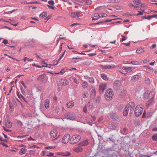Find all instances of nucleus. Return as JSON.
<instances>
[{
  "instance_id": "nucleus-10",
  "label": "nucleus",
  "mask_w": 157,
  "mask_h": 157,
  "mask_svg": "<svg viewBox=\"0 0 157 157\" xmlns=\"http://www.w3.org/2000/svg\"><path fill=\"white\" fill-rule=\"evenodd\" d=\"M107 86L105 84L102 83L99 86V91L100 93H102L106 88Z\"/></svg>"
},
{
  "instance_id": "nucleus-37",
  "label": "nucleus",
  "mask_w": 157,
  "mask_h": 157,
  "mask_svg": "<svg viewBox=\"0 0 157 157\" xmlns=\"http://www.w3.org/2000/svg\"><path fill=\"white\" fill-rule=\"evenodd\" d=\"M91 95H93L94 96H95L96 94L95 90L94 89H93L91 90Z\"/></svg>"
},
{
  "instance_id": "nucleus-49",
  "label": "nucleus",
  "mask_w": 157,
  "mask_h": 157,
  "mask_svg": "<svg viewBox=\"0 0 157 157\" xmlns=\"http://www.w3.org/2000/svg\"><path fill=\"white\" fill-rule=\"evenodd\" d=\"M42 154V155L43 156H44V155H46L47 156V155L48 154V153H47V152L45 151H43Z\"/></svg>"
},
{
  "instance_id": "nucleus-33",
  "label": "nucleus",
  "mask_w": 157,
  "mask_h": 157,
  "mask_svg": "<svg viewBox=\"0 0 157 157\" xmlns=\"http://www.w3.org/2000/svg\"><path fill=\"white\" fill-rule=\"evenodd\" d=\"M88 93L86 91H85L84 92L83 97L84 98H86L88 96Z\"/></svg>"
},
{
  "instance_id": "nucleus-18",
  "label": "nucleus",
  "mask_w": 157,
  "mask_h": 157,
  "mask_svg": "<svg viewBox=\"0 0 157 157\" xmlns=\"http://www.w3.org/2000/svg\"><path fill=\"white\" fill-rule=\"evenodd\" d=\"M139 76L138 75H135L131 77V80L133 81H135L138 80L139 78Z\"/></svg>"
},
{
  "instance_id": "nucleus-22",
  "label": "nucleus",
  "mask_w": 157,
  "mask_h": 157,
  "mask_svg": "<svg viewBox=\"0 0 157 157\" xmlns=\"http://www.w3.org/2000/svg\"><path fill=\"white\" fill-rule=\"evenodd\" d=\"M49 101L48 99L45 100L44 103V106L46 109H48L49 107Z\"/></svg>"
},
{
  "instance_id": "nucleus-45",
  "label": "nucleus",
  "mask_w": 157,
  "mask_h": 157,
  "mask_svg": "<svg viewBox=\"0 0 157 157\" xmlns=\"http://www.w3.org/2000/svg\"><path fill=\"white\" fill-rule=\"evenodd\" d=\"M83 111L84 113H86L87 112V107L86 105L83 108Z\"/></svg>"
},
{
  "instance_id": "nucleus-47",
  "label": "nucleus",
  "mask_w": 157,
  "mask_h": 157,
  "mask_svg": "<svg viewBox=\"0 0 157 157\" xmlns=\"http://www.w3.org/2000/svg\"><path fill=\"white\" fill-rule=\"evenodd\" d=\"M48 3L50 5H53L54 4V2L53 0H51L48 2Z\"/></svg>"
},
{
  "instance_id": "nucleus-16",
  "label": "nucleus",
  "mask_w": 157,
  "mask_h": 157,
  "mask_svg": "<svg viewBox=\"0 0 157 157\" xmlns=\"http://www.w3.org/2000/svg\"><path fill=\"white\" fill-rule=\"evenodd\" d=\"M61 82L62 85L66 86L68 84L69 82L66 79H62L61 80Z\"/></svg>"
},
{
  "instance_id": "nucleus-11",
  "label": "nucleus",
  "mask_w": 157,
  "mask_h": 157,
  "mask_svg": "<svg viewBox=\"0 0 157 157\" xmlns=\"http://www.w3.org/2000/svg\"><path fill=\"white\" fill-rule=\"evenodd\" d=\"M65 117L67 119L73 120L76 117L73 114L68 113L65 115Z\"/></svg>"
},
{
  "instance_id": "nucleus-51",
  "label": "nucleus",
  "mask_w": 157,
  "mask_h": 157,
  "mask_svg": "<svg viewBox=\"0 0 157 157\" xmlns=\"http://www.w3.org/2000/svg\"><path fill=\"white\" fill-rule=\"evenodd\" d=\"M44 64H46V66H45V67H48V68H50L51 67L50 66L51 65H52V66H54V65H51V64H49V65H48V64H47L46 63H44Z\"/></svg>"
},
{
  "instance_id": "nucleus-62",
  "label": "nucleus",
  "mask_w": 157,
  "mask_h": 157,
  "mask_svg": "<svg viewBox=\"0 0 157 157\" xmlns=\"http://www.w3.org/2000/svg\"><path fill=\"white\" fill-rule=\"evenodd\" d=\"M152 17H155V18H157V15L155 14H154L151 15Z\"/></svg>"
},
{
  "instance_id": "nucleus-38",
  "label": "nucleus",
  "mask_w": 157,
  "mask_h": 157,
  "mask_svg": "<svg viewBox=\"0 0 157 157\" xmlns=\"http://www.w3.org/2000/svg\"><path fill=\"white\" fill-rule=\"evenodd\" d=\"M131 64L134 65H138L139 62L137 61H131Z\"/></svg>"
},
{
  "instance_id": "nucleus-48",
  "label": "nucleus",
  "mask_w": 157,
  "mask_h": 157,
  "mask_svg": "<svg viewBox=\"0 0 157 157\" xmlns=\"http://www.w3.org/2000/svg\"><path fill=\"white\" fill-rule=\"evenodd\" d=\"M73 80L74 81V82L75 83H76V84H77V85H78V82L76 78L74 77V78H73Z\"/></svg>"
},
{
  "instance_id": "nucleus-20",
  "label": "nucleus",
  "mask_w": 157,
  "mask_h": 157,
  "mask_svg": "<svg viewBox=\"0 0 157 157\" xmlns=\"http://www.w3.org/2000/svg\"><path fill=\"white\" fill-rule=\"evenodd\" d=\"M101 78L104 80H107L109 79V77L105 74L102 73L101 75Z\"/></svg>"
},
{
  "instance_id": "nucleus-12",
  "label": "nucleus",
  "mask_w": 157,
  "mask_h": 157,
  "mask_svg": "<svg viewBox=\"0 0 157 157\" xmlns=\"http://www.w3.org/2000/svg\"><path fill=\"white\" fill-rule=\"evenodd\" d=\"M155 97V94H152L151 98L149 100L146 104V106L148 107L149 106L151 105H152L153 103L154 102V99Z\"/></svg>"
},
{
  "instance_id": "nucleus-1",
  "label": "nucleus",
  "mask_w": 157,
  "mask_h": 157,
  "mask_svg": "<svg viewBox=\"0 0 157 157\" xmlns=\"http://www.w3.org/2000/svg\"><path fill=\"white\" fill-rule=\"evenodd\" d=\"M135 104L132 102H131L128 103L126 105V107L125 108L123 112V115L125 116H126L128 115V108L129 107H131L132 109V112H133V109L135 107Z\"/></svg>"
},
{
  "instance_id": "nucleus-56",
  "label": "nucleus",
  "mask_w": 157,
  "mask_h": 157,
  "mask_svg": "<svg viewBox=\"0 0 157 157\" xmlns=\"http://www.w3.org/2000/svg\"><path fill=\"white\" fill-rule=\"evenodd\" d=\"M128 68V67H126L123 66V67H121V69H122L125 70H126Z\"/></svg>"
},
{
  "instance_id": "nucleus-63",
  "label": "nucleus",
  "mask_w": 157,
  "mask_h": 157,
  "mask_svg": "<svg viewBox=\"0 0 157 157\" xmlns=\"http://www.w3.org/2000/svg\"><path fill=\"white\" fill-rule=\"evenodd\" d=\"M62 43H61L60 45L59 46V52H61V50H62Z\"/></svg>"
},
{
  "instance_id": "nucleus-4",
  "label": "nucleus",
  "mask_w": 157,
  "mask_h": 157,
  "mask_svg": "<svg viewBox=\"0 0 157 157\" xmlns=\"http://www.w3.org/2000/svg\"><path fill=\"white\" fill-rule=\"evenodd\" d=\"M113 95V92L112 89L107 90L105 94V96L107 100H110Z\"/></svg>"
},
{
  "instance_id": "nucleus-14",
  "label": "nucleus",
  "mask_w": 157,
  "mask_h": 157,
  "mask_svg": "<svg viewBox=\"0 0 157 157\" xmlns=\"http://www.w3.org/2000/svg\"><path fill=\"white\" fill-rule=\"evenodd\" d=\"M12 126V122L9 120H7L6 122V126L8 128H10Z\"/></svg>"
},
{
  "instance_id": "nucleus-40",
  "label": "nucleus",
  "mask_w": 157,
  "mask_h": 157,
  "mask_svg": "<svg viewBox=\"0 0 157 157\" xmlns=\"http://www.w3.org/2000/svg\"><path fill=\"white\" fill-rule=\"evenodd\" d=\"M56 148L55 146H48L45 147V149H48V148H50V149H54L55 148Z\"/></svg>"
},
{
  "instance_id": "nucleus-26",
  "label": "nucleus",
  "mask_w": 157,
  "mask_h": 157,
  "mask_svg": "<svg viewBox=\"0 0 157 157\" xmlns=\"http://www.w3.org/2000/svg\"><path fill=\"white\" fill-rule=\"evenodd\" d=\"M150 93L148 92H145L143 96L146 99H148L149 97Z\"/></svg>"
},
{
  "instance_id": "nucleus-25",
  "label": "nucleus",
  "mask_w": 157,
  "mask_h": 157,
  "mask_svg": "<svg viewBox=\"0 0 157 157\" xmlns=\"http://www.w3.org/2000/svg\"><path fill=\"white\" fill-rule=\"evenodd\" d=\"M87 105L89 109H92L93 107V104L92 102L89 101L87 102Z\"/></svg>"
},
{
  "instance_id": "nucleus-28",
  "label": "nucleus",
  "mask_w": 157,
  "mask_h": 157,
  "mask_svg": "<svg viewBox=\"0 0 157 157\" xmlns=\"http://www.w3.org/2000/svg\"><path fill=\"white\" fill-rule=\"evenodd\" d=\"M24 61L25 62L26 61L32 62L33 61V59H29L26 57H25L24 59Z\"/></svg>"
},
{
  "instance_id": "nucleus-46",
  "label": "nucleus",
  "mask_w": 157,
  "mask_h": 157,
  "mask_svg": "<svg viewBox=\"0 0 157 157\" xmlns=\"http://www.w3.org/2000/svg\"><path fill=\"white\" fill-rule=\"evenodd\" d=\"M60 110V109L59 107H57L56 108L55 111L56 113H58Z\"/></svg>"
},
{
  "instance_id": "nucleus-31",
  "label": "nucleus",
  "mask_w": 157,
  "mask_h": 157,
  "mask_svg": "<svg viewBox=\"0 0 157 157\" xmlns=\"http://www.w3.org/2000/svg\"><path fill=\"white\" fill-rule=\"evenodd\" d=\"M152 139L153 141H157V133L154 134L152 136Z\"/></svg>"
},
{
  "instance_id": "nucleus-41",
  "label": "nucleus",
  "mask_w": 157,
  "mask_h": 157,
  "mask_svg": "<svg viewBox=\"0 0 157 157\" xmlns=\"http://www.w3.org/2000/svg\"><path fill=\"white\" fill-rule=\"evenodd\" d=\"M35 153V151H33L32 150H30L29 151V154L30 155H34Z\"/></svg>"
},
{
  "instance_id": "nucleus-7",
  "label": "nucleus",
  "mask_w": 157,
  "mask_h": 157,
  "mask_svg": "<svg viewBox=\"0 0 157 157\" xmlns=\"http://www.w3.org/2000/svg\"><path fill=\"white\" fill-rule=\"evenodd\" d=\"M58 134V132L56 129H53L50 132V135L51 138H55Z\"/></svg>"
},
{
  "instance_id": "nucleus-2",
  "label": "nucleus",
  "mask_w": 157,
  "mask_h": 157,
  "mask_svg": "<svg viewBox=\"0 0 157 157\" xmlns=\"http://www.w3.org/2000/svg\"><path fill=\"white\" fill-rule=\"evenodd\" d=\"M143 107L144 106L141 104L136 106L135 110V116L138 117L142 114L143 110Z\"/></svg>"
},
{
  "instance_id": "nucleus-32",
  "label": "nucleus",
  "mask_w": 157,
  "mask_h": 157,
  "mask_svg": "<svg viewBox=\"0 0 157 157\" xmlns=\"http://www.w3.org/2000/svg\"><path fill=\"white\" fill-rule=\"evenodd\" d=\"M107 16V14L105 13H99V17L101 18L104 17H106Z\"/></svg>"
},
{
  "instance_id": "nucleus-50",
  "label": "nucleus",
  "mask_w": 157,
  "mask_h": 157,
  "mask_svg": "<svg viewBox=\"0 0 157 157\" xmlns=\"http://www.w3.org/2000/svg\"><path fill=\"white\" fill-rule=\"evenodd\" d=\"M123 38L120 40L121 42H123V41L125 40H126V37L124 36H122Z\"/></svg>"
},
{
  "instance_id": "nucleus-27",
  "label": "nucleus",
  "mask_w": 157,
  "mask_h": 157,
  "mask_svg": "<svg viewBox=\"0 0 157 157\" xmlns=\"http://www.w3.org/2000/svg\"><path fill=\"white\" fill-rule=\"evenodd\" d=\"M88 85V83L87 82H86V81H84L82 83V87L83 88L85 89L87 87V86Z\"/></svg>"
},
{
  "instance_id": "nucleus-59",
  "label": "nucleus",
  "mask_w": 157,
  "mask_h": 157,
  "mask_svg": "<svg viewBox=\"0 0 157 157\" xmlns=\"http://www.w3.org/2000/svg\"><path fill=\"white\" fill-rule=\"evenodd\" d=\"M21 83L23 85V86L25 88L26 87V86H25V83H24V82L23 81H21Z\"/></svg>"
},
{
  "instance_id": "nucleus-15",
  "label": "nucleus",
  "mask_w": 157,
  "mask_h": 157,
  "mask_svg": "<svg viewBox=\"0 0 157 157\" xmlns=\"http://www.w3.org/2000/svg\"><path fill=\"white\" fill-rule=\"evenodd\" d=\"M74 105V102L72 101H70L67 102L66 106L67 108H71Z\"/></svg>"
},
{
  "instance_id": "nucleus-64",
  "label": "nucleus",
  "mask_w": 157,
  "mask_h": 157,
  "mask_svg": "<svg viewBox=\"0 0 157 157\" xmlns=\"http://www.w3.org/2000/svg\"><path fill=\"white\" fill-rule=\"evenodd\" d=\"M94 16L95 17H99V14L95 13L94 15Z\"/></svg>"
},
{
  "instance_id": "nucleus-58",
  "label": "nucleus",
  "mask_w": 157,
  "mask_h": 157,
  "mask_svg": "<svg viewBox=\"0 0 157 157\" xmlns=\"http://www.w3.org/2000/svg\"><path fill=\"white\" fill-rule=\"evenodd\" d=\"M125 64H131V61H129L125 62Z\"/></svg>"
},
{
  "instance_id": "nucleus-23",
  "label": "nucleus",
  "mask_w": 157,
  "mask_h": 157,
  "mask_svg": "<svg viewBox=\"0 0 157 157\" xmlns=\"http://www.w3.org/2000/svg\"><path fill=\"white\" fill-rule=\"evenodd\" d=\"M135 8L140 7L142 6L141 3L140 1H138L137 2L135 3Z\"/></svg>"
},
{
  "instance_id": "nucleus-13",
  "label": "nucleus",
  "mask_w": 157,
  "mask_h": 157,
  "mask_svg": "<svg viewBox=\"0 0 157 157\" xmlns=\"http://www.w3.org/2000/svg\"><path fill=\"white\" fill-rule=\"evenodd\" d=\"M73 151L76 152H80L82 151V148L81 147V146H80L78 147L74 148L73 149Z\"/></svg>"
},
{
  "instance_id": "nucleus-36",
  "label": "nucleus",
  "mask_w": 157,
  "mask_h": 157,
  "mask_svg": "<svg viewBox=\"0 0 157 157\" xmlns=\"http://www.w3.org/2000/svg\"><path fill=\"white\" fill-rule=\"evenodd\" d=\"M84 1L85 3L88 5H90L91 3V1L90 0H84Z\"/></svg>"
},
{
  "instance_id": "nucleus-52",
  "label": "nucleus",
  "mask_w": 157,
  "mask_h": 157,
  "mask_svg": "<svg viewBox=\"0 0 157 157\" xmlns=\"http://www.w3.org/2000/svg\"><path fill=\"white\" fill-rule=\"evenodd\" d=\"M2 43L5 44H6L8 43V41L7 40L5 39L3 40Z\"/></svg>"
},
{
  "instance_id": "nucleus-35",
  "label": "nucleus",
  "mask_w": 157,
  "mask_h": 157,
  "mask_svg": "<svg viewBox=\"0 0 157 157\" xmlns=\"http://www.w3.org/2000/svg\"><path fill=\"white\" fill-rule=\"evenodd\" d=\"M89 82L90 83H93L94 82V79L92 77H89L88 78Z\"/></svg>"
},
{
  "instance_id": "nucleus-61",
  "label": "nucleus",
  "mask_w": 157,
  "mask_h": 157,
  "mask_svg": "<svg viewBox=\"0 0 157 157\" xmlns=\"http://www.w3.org/2000/svg\"><path fill=\"white\" fill-rule=\"evenodd\" d=\"M47 6H48V7H49V8H50L51 9H53L55 8V6H50L49 5H48Z\"/></svg>"
},
{
  "instance_id": "nucleus-54",
  "label": "nucleus",
  "mask_w": 157,
  "mask_h": 157,
  "mask_svg": "<svg viewBox=\"0 0 157 157\" xmlns=\"http://www.w3.org/2000/svg\"><path fill=\"white\" fill-rule=\"evenodd\" d=\"M3 129H4V130L6 131H7V132H10V130L7 129L5 127H3Z\"/></svg>"
},
{
  "instance_id": "nucleus-9",
  "label": "nucleus",
  "mask_w": 157,
  "mask_h": 157,
  "mask_svg": "<svg viewBox=\"0 0 157 157\" xmlns=\"http://www.w3.org/2000/svg\"><path fill=\"white\" fill-rule=\"evenodd\" d=\"M100 66L102 69H104L116 68L117 67V66H115L114 65H106L105 66L100 65Z\"/></svg>"
},
{
  "instance_id": "nucleus-44",
  "label": "nucleus",
  "mask_w": 157,
  "mask_h": 157,
  "mask_svg": "<svg viewBox=\"0 0 157 157\" xmlns=\"http://www.w3.org/2000/svg\"><path fill=\"white\" fill-rule=\"evenodd\" d=\"M54 155V153H49V154H48L47 155V156L48 157H52Z\"/></svg>"
},
{
  "instance_id": "nucleus-6",
  "label": "nucleus",
  "mask_w": 157,
  "mask_h": 157,
  "mask_svg": "<svg viewBox=\"0 0 157 157\" xmlns=\"http://www.w3.org/2000/svg\"><path fill=\"white\" fill-rule=\"evenodd\" d=\"M70 136L69 134H67L64 135L62 139V142L64 144L67 143L70 140Z\"/></svg>"
},
{
  "instance_id": "nucleus-43",
  "label": "nucleus",
  "mask_w": 157,
  "mask_h": 157,
  "mask_svg": "<svg viewBox=\"0 0 157 157\" xmlns=\"http://www.w3.org/2000/svg\"><path fill=\"white\" fill-rule=\"evenodd\" d=\"M16 123L17 124L19 125L20 126H21L22 125V123L20 121H18L16 122Z\"/></svg>"
},
{
  "instance_id": "nucleus-34",
  "label": "nucleus",
  "mask_w": 157,
  "mask_h": 157,
  "mask_svg": "<svg viewBox=\"0 0 157 157\" xmlns=\"http://www.w3.org/2000/svg\"><path fill=\"white\" fill-rule=\"evenodd\" d=\"M10 21V24L12 25H14V26H17V23H15L14 21H13V20H9Z\"/></svg>"
},
{
  "instance_id": "nucleus-24",
  "label": "nucleus",
  "mask_w": 157,
  "mask_h": 157,
  "mask_svg": "<svg viewBox=\"0 0 157 157\" xmlns=\"http://www.w3.org/2000/svg\"><path fill=\"white\" fill-rule=\"evenodd\" d=\"M26 151V149L25 148H22L20 150L19 154L20 155H22L25 154Z\"/></svg>"
},
{
  "instance_id": "nucleus-55",
  "label": "nucleus",
  "mask_w": 157,
  "mask_h": 157,
  "mask_svg": "<svg viewBox=\"0 0 157 157\" xmlns=\"http://www.w3.org/2000/svg\"><path fill=\"white\" fill-rule=\"evenodd\" d=\"M156 46V45L155 44H153L150 47V48L151 49H152L155 48Z\"/></svg>"
},
{
  "instance_id": "nucleus-53",
  "label": "nucleus",
  "mask_w": 157,
  "mask_h": 157,
  "mask_svg": "<svg viewBox=\"0 0 157 157\" xmlns=\"http://www.w3.org/2000/svg\"><path fill=\"white\" fill-rule=\"evenodd\" d=\"M128 6L130 7H133V8H135V4L134 5L132 3H129L128 4Z\"/></svg>"
},
{
  "instance_id": "nucleus-57",
  "label": "nucleus",
  "mask_w": 157,
  "mask_h": 157,
  "mask_svg": "<svg viewBox=\"0 0 157 157\" xmlns=\"http://www.w3.org/2000/svg\"><path fill=\"white\" fill-rule=\"evenodd\" d=\"M138 13H139L136 15V16H138L139 15H142L143 14V13L142 12L139 11Z\"/></svg>"
},
{
  "instance_id": "nucleus-30",
  "label": "nucleus",
  "mask_w": 157,
  "mask_h": 157,
  "mask_svg": "<svg viewBox=\"0 0 157 157\" xmlns=\"http://www.w3.org/2000/svg\"><path fill=\"white\" fill-rule=\"evenodd\" d=\"M134 68L133 67H128L126 71L127 73H129L132 71V69H134Z\"/></svg>"
},
{
  "instance_id": "nucleus-5",
  "label": "nucleus",
  "mask_w": 157,
  "mask_h": 157,
  "mask_svg": "<svg viewBox=\"0 0 157 157\" xmlns=\"http://www.w3.org/2000/svg\"><path fill=\"white\" fill-rule=\"evenodd\" d=\"M70 16L72 18L78 17H81L82 15V12H72L70 14Z\"/></svg>"
},
{
  "instance_id": "nucleus-29",
  "label": "nucleus",
  "mask_w": 157,
  "mask_h": 157,
  "mask_svg": "<svg viewBox=\"0 0 157 157\" xmlns=\"http://www.w3.org/2000/svg\"><path fill=\"white\" fill-rule=\"evenodd\" d=\"M47 13L45 12H43L40 15V18H43L47 16Z\"/></svg>"
},
{
  "instance_id": "nucleus-42",
  "label": "nucleus",
  "mask_w": 157,
  "mask_h": 157,
  "mask_svg": "<svg viewBox=\"0 0 157 157\" xmlns=\"http://www.w3.org/2000/svg\"><path fill=\"white\" fill-rule=\"evenodd\" d=\"M61 0L63 2H67V3L70 5H71L72 4V3L71 2H69V0Z\"/></svg>"
},
{
  "instance_id": "nucleus-21",
  "label": "nucleus",
  "mask_w": 157,
  "mask_h": 157,
  "mask_svg": "<svg viewBox=\"0 0 157 157\" xmlns=\"http://www.w3.org/2000/svg\"><path fill=\"white\" fill-rule=\"evenodd\" d=\"M121 82L117 80L114 83V86L115 87L119 86L121 85Z\"/></svg>"
},
{
  "instance_id": "nucleus-8",
  "label": "nucleus",
  "mask_w": 157,
  "mask_h": 157,
  "mask_svg": "<svg viewBox=\"0 0 157 157\" xmlns=\"http://www.w3.org/2000/svg\"><path fill=\"white\" fill-rule=\"evenodd\" d=\"M110 117L114 121H119L120 120L118 115L116 113H110Z\"/></svg>"
},
{
  "instance_id": "nucleus-19",
  "label": "nucleus",
  "mask_w": 157,
  "mask_h": 157,
  "mask_svg": "<svg viewBox=\"0 0 157 157\" xmlns=\"http://www.w3.org/2000/svg\"><path fill=\"white\" fill-rule=\"evenodd\" d=\"M144 49L140 47L137 48L136 51V52L137 53L140 54L143 52H144Z\"/></svg>"
},
{
  "instance_id": "nucleus-17",
  "label": "nucleus",
  "mask_w": 157,
  "mask_h": 157,
  "mask_svg": "<svg viewBox=\"0 0 157 157\" xmlns=\"http://www.w3.org/2000/svg\"><path fill=\"white\" fill-rule=\"evenodd\" d=\"M88 144V141L87 140H86L80 142L79 144V145L81 146H86Z\"/></svg>"
},
{
  "instance_id": "nucleus-3",
  "label": "nucleus",
  "mask_w": 157,
  "mask_h": 157,
  "mask_svg": "<svg viewBox=\"0 0 157 157\" xmlns=\"http://www.w3.org/2000/svg\"><path fill=\"white\" fill-rule=\"evenodd\" d=\"M81 136L78 135L73 136L70 139V143L72 144H76L81 140Z\"/></svg>"
},
{
  "instance_id": "nucleus-60",
  "label": "nucleus",
  "mask_w": 157,
  "mask_h": 157,
  "mask_svg": "<svg viewBox=\"0 0 157 157\" xmlns=\"http://www.w3.org/2000/svg\"><path fill=\"white\" fill-rule=\"evenodd\" d=\"M1 144H2L3 146H5L6 147H8V145H7L6 144H5V143H3V142H2L1 143Z\"/></svg>"
},
{
  "instance_id": "nucleus-39",
  "label": "nucleus",
  "mask_w": 157,
  "mask_h": 157,
  "mask_svg": "<svg viewBox=\"0 0 157 157\" xmlns=\"http://www.w3.org/2000/svg\"><path fill=\"white\" fill-rule=\"evenodd\" d=\"M145 82L146 84H149L150 83V80L148 78H145Z\"/></svg>"
}]
</instances>
